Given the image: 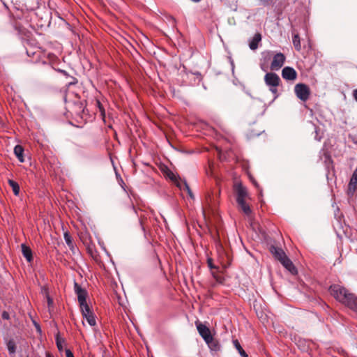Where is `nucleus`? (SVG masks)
Returning a JSON list of instances; mask_svg holds the SVG:
<instances>
[{"mask_svg": "<svg viewBox=\"0 0 357 357\" xmlns=\"http://www.w3.org/2000/svg\"><path fill=\"white\" fill-rule=\"evenodd\" d=\"M21 248L24 257L28 262H31L33 261V255L31 248L25 244H22Z\"/></svg>", "mask_w": 357, "mask_h": 357, "instance_id": "nucleus-14", "label": "nucleus"}, {"mask_svg": "<svg viewBox=\"0 0 357 357\" xmlns=\"http://www.w3.org/2000/svg\"><path fill=\"white\" fill-rule=\"evenodd\" d=\"M66 357H74L73 352L70 349L66 350Z\"/></svg>", "mask_w": 357, "mask_h": 357, "instance_id": "nucleus-29", "label": "nucleus"}, {"mask_svg": "<svg viewBox=\"0 0 357 357\" xmlns=\"http://www.w3.org/2000/svg\"><path fill=\"white\" fill-rule=\"evenodd\" d=\"M64 240H65L66 243L69 247V248L73 250L74 249V243L73 242L72 237L69 234V233H68V232L64 233Z\"/></svg>", "mask_w": 357, "mask_h": 357, "instance_id": "nucleus-21", "label": "nucleus"}, {"mask_svg": "<svg viewBox=\"0 0 357 357\" xmlns=\"http://www.w3.org/2000/svg\"><path fill=\"white\" fill-rule=\"evenodd\" d=\"M82 317L87 321L91 326H94L96 324V316L89 306L80 308Z\"/></svg>", "mask_w": 357, "mask_h": 357, "instance_id": "nucleus-8", "label": "nucleus"}, {"mask_svg": "<svg viewBox=\"0 0 357 357\" xmlns=\"http://www.w3.org/2000/svg\"><path fill=\"white\" fill-rule=\"evenodd\" d=\"M195 325L198 331L199 334L204 339L205 342H208V340H211L213 337L208 327L200 322L199 321H195Z\"/></svg>", "mask_w": 357, "mask_h": 357, "instance_id": "nucleus-7", "label": "nucleus"}, {"mask_svg": "<svg viewBox=\"0 0 357 357\" xmlns=\"http://www.w3.org/2000/svg\"><path fill=\"white\" fill-rule=\"evenodd\" d=\"M75 291L77 296L78 303L80 308L89 306L86 303L87 292L85 289H82L80 285L75 282L74 285Z\"/></svg>", "mask_w": 357, "mask_h": 357, "instance_id": "nucleus-6", "label": "nucleus"}, {"mask_svg": "<svg viewBox=\"0 0 357 357\" xmlns=\"http://www.w3.org/2000/svg\"><path fill=\"white\" fill-rule=\"evenodd\" d=\"M2 317L3 319H8L9 318V315H8V314L7 312H3V314H2Z\"/></svg>", "mask_w": 357, "mask_h": 357, "instance_id": "nucleus-32", "label": "nucleus"}, {"mask_svg": "<svg viewBox=\"0 0 357 357\" xmlns=\"http://www.w3.org/2000/svg\"><path fill=\"white\" fill-rule=\"evenodd\" d=\"M352 96L354 100L357 102V89L353 91Z\"/></svg>", "mask_w": 357, "mask_h": 357, "instance_id": "nucleus-30", "label": "nucleus"}, {"mask_svg": "<svg viewBox=\"0 0 357 357\" xmlns=\"http://www.w3.org/2000/svg\"><path fill=\"white\" fill-rule=\"evenodd\" d=\"M14 153L20 162L24 161L23 153L24 148L21 145H16L14 148Z\"/></svg>", "mask_w": 357, "mask_h": 357, "instance_id": "nucleus-16", "label": "nucleus"}, {"mask_svg": "<svg viewBox=\"0 0 357 357\" xmlns=\"http://www.w3.org/2000/svg\"><path fill=\"white\" fill-rule=\"evenodd\" d=\"M294 92L297 98L303 102L307 101L310 98V89L305 84L298 83L296 84Z\"/></svg>", "mask_w": 357, "mask_h": 357, "instance_id": "nucleus-5", "label": "nucleus"}, {"mask_svg": "<svg viewBox=\"0 0 357 357\" xmlns=\"http://www.w3.org/2000/svg\"><path fill=\"white\" fill-rule=\"evenodd\" d=\"M293 44H294L295 49L297 51H300L301 50V40H300V37L298 34H295L293 36Z\"/></svg>", "mask_w": 357, "mask_h": 357, "instance_id": "nucleus-23", "label": "nucleus"}, {"mask_svg": "<svg viewBox=\"0 0 357 357\" xmlns=\"http://www.w3.org/2000/svg\"><path fill=\"white\" fill-rule=\"evenodd\" d=\"M56 344L58 349L60 351H61L63 350V348L64 340L61 339L59 337V335H56Z\"/></svg>", "mask_w": 357, "mask_h": 357, "instance_id": "nucleus-26", "label": "nucleus"}, {"mask_svg": "<svg viewBox=\"0 0 357 357\" xmlns=\"http://www.w3.org/2000/svg\"><path fill=\"white\" fill-rule=\"evenodd\" d=\"M265 84L268 86L273 94L278 96V86L280 84V77L275 73H267L264 76Z\"/></svg>", "mask_w": 357, "mask_h": 357, "instance_id": "nucleus-3", "label": "nucleus"}, {"mask_svg": "<svg viewBox=\"0 0 357 357\" xmlns=\"http://www.w3.org/2000/svg\"><path fill=\"white\" fill-rule=\"evenodd\" d=\"M99 112L100 114V116L102 119L103 121H105V110L103 107V106H100V108H98Z\"/></svg>", "mask_w": 357, "mask_h": 357, "instance_id": "nucleus-27", "label": "nucleus"}, {"mask_svg": "<svg viewBox=\"0 0 357 357\" xmlns=\"http://www.w3.org/2000/svg\"><path fill=\"white\" fill-rule=\"evenodd\" d=\"M46 357H54V356L50 353H46Z\"/></svg>", "mask_w": 357, "mask_h": 357, "instance_id": "nucleus-34", "label": "nucleus"}, {"mask_svg": "<svg viewBox=\"0 0 357 357\" xmlns=\"http://www.w3.org/2000/svg\"><path fill=\"white\" fill-rule=\"evenodd\" d=\"M164 174L165 176H167L168 178H169L171 181L176 183V185L181 189V190H185L188 192V195L192 197V191L186 183V181H178L177 176L169 169L166 168L164 170Z\"/></svg>", "mask_w": 357, "mask_h": 357, "instance_id": "nucleus-4", "label": "nucleus"}, {"mask_svg": "<svg viewBox=\"0 0 357 357\" xmlns=\"http://www.w3.org/2000/svg\"><path fill=\"white\" fill-rule=\"evenodd\" d=\"M241 208V210L246 215H250L252 213V210L250 206L246 203L245 200L237 202Z\"/></svg>", "mask_w": 357, "mask_h": 357, "instance_id": "nucleus-18", "label": "nucleus"}, {"mask_svg": "<svg viewBox=\"0 0 357 357\" xmlns=\"http://www.w3.org/2000/svg\"><path fill=\"white\" fill-rule=\"evenodd\" d=\"M96 105L98 108H100V106H102L99 100H96Z\"/></svg>", "mask_w": 357, "mask_h": 357, "instance_id": "nucleus-33", "label": "nucleus"}, {"mask_svg": "<svg viewBox=\"0 0 357 357\" xmlns=\"http://www.w3.org/2000/svg\"><path fill=\"white\" fill-rule=\"evenodd\" d=\"M272 59V61L270 65V68L272 70H278L284 65L286 57L281 53L278 52L273 55V52L271 51L264 52L262 53V58L261 59L260 66L264 71H266L268 67V62Z\"/></svg>", "mask_w": 357, "mask_h": 357, "instance_id": "nucleus-2", "label": "nucleus"}, {"mask_svg": "<svg viewBox=\"0 0 357 357\" xmlns=\"http://www.w3.org/2000/svg\"><path fill=\"white\" fill-rule=\"evenodd\" d=\"M261 40V36L260 33H256L254 37L252 38V40L249 43V47L252 50H255L258 48V45L259 42Z\"/></svg>", "mask_w": 357, "mask_h": 357, "instance_id": "nucleus-15", "label": "nucleus"}, {"mask_svg": "<svg viewBox=\"0 0 357 357\" xmlns=\"http://www.w3.org/2000/svg\"><path fill=\"white\" fill-rule=\"evenodd\" d=\"M236 202L245 201L248 197L247 189L241 184L236 186Z\"/></svg>", "mask_w": 357, "mask_h": 357, "instance_id": "nucleus-12", "label": "nucleus"}, {"mask_svg": "<svg viewBox=\"0 0 357 357\" xmlns=\"http://www.w3.org/2000/svg\"><path fill=\"white\" fill-rule=\"evenodd\" d=\"M330 294L334 298L357 313V296L340 284H333L329 287Z\"/></svg>", "mask_w": 357, "mask_h": 357, "instance_id": "nucleus-1", "label": "nucleus"}, {"mask_svg": "<svg viewBox=\"0 0 357 357\" xmlns=\"http://www.w3.org/2000/svg\"><path fill=\"white\" fill-rule=\"evenodd\" d=\"M357 190V167L354 171L348 184L347 194L352 196Z\"/></svg>", "mask_w": 357, "mask_h": 357, "instance_id": "nucleus-9", "label": "nucleus"}, {"mask_svg": "<svg viewBox=\"0 0 357 357\" xmlns=\"http://www.w3.org/2000/svg\"><path fill=\"white\" fill-rule=\"evenodd\" d=\"M43 291L45 294V296H46V298H47V305H48L49 309H50L51 307H53V303H53V300L50 296L49 293H48V290L47 289L44 288L43 289Z\"/></svg>", "mask_w": 357, "mask_h": 357, "instance_id": "nucleus-25", "label": "nucleus"}, {"mask_svg": "<svg viewBox=\"0 0 357 357\" xmlns=\"http://www.w3.org/2000/svg\"><path fill=\"white\" fill-rule=\"evenodd\" d=\"M233 343H234V347L238 351L240 355L242 357H248L247 354L243 350V349L242 348V347L241 346L240 343L238 342V341L237 340H234Z\"/></svg>", "mask_w": 357, "mask_h": 357, "instance_id": "nucleus-22", "label": "nucleus"}, {"mask_svg": "<svg viewBox=\"0 0 357 357\" xmlns=\"http://www.w3.org/2000/svg\"><path fill=\"white\" fill-rule=\"evenodd\" d=\"M270 252L279 261L286 256V254L282 249L275 246H271Z\"/></svg>", "mask_w": 357, "mask_h": 357, "instance_id": "nucleus-13", "label": "nucleus"}, {"mask_svg": "<svg viewBox=\"0 0 357 357\" xmlns=\"http://www.w3.org/2000/svg\"><path fill=\"white\" fill-rule=\"evenodd\" d=\"M205 342L208 344L211 351H218L220 349V345L219 342L214 340L213 337H211V340H208V342Z\"/></svg>", "mask_w": 357, "mask_h": 357, "instance_id": "nucleus-17", "label": "nucleus"}, {"mask_svg": "<svg viewBox=\"0 0 357 357\" xmlns=\"http://www.w3.org/2000/svg\"><path fill=\"white\" fill-rule=\"evenodd\" d=\"M211 273H212V275H213V278L215 280V281L218 283L223 284L225 282V278L222 275H220L218 273L214 272V271H213Z\"/></svg>", "mask_w": 357, "mask_h": 357, "instance_id": "nucleus-24", "label": "nucleus"}, {"mask_svg": "<svg viewBox=\"0 0 357 357\" xmlns=\"http://www.w3.org/2000/svg\"><path fill=\"white\" fill-rule=\"evenodd\" d=\"M7 349L10 354H15L16 352V344L13 340H10L8 341Z\"/></svg>", "mask_w": 357, "mask_h": 357, "instance_id": "nucleus-20", "label": "nucleus"}, {"mask_svg": "<svg viewBox=\"0 0 357 357\" xmlns=\"http://www.w3.org/2000/svg\"><path fill=\"white\" fill-rule=\"evenodd\" d=\"M192 1H194V2H199V1H200L201 0H192Z\"/></svg>", "mask_w": 357, "mask_h": 357, "instance_id": "nucleus-35", "label": "nucleus"}, {"mask_svg": "<svg viewBox=\"0 0 357 357\" xmlns=\"http://www.w3.org/2000/svg\"><path fill=\"white\" fill-rule=\"evenodd\" d=\"M8 183L9 184V185L12 188V190H13V192L14 193L15 195H18L19 193H20V185L19 184L13 181V180H11V179H9L8 181Z\"/></svg>", "mask_w": 357, "mask_h": 357, "instance_id": "nucleus-19", "label": "nucleus"}, {"mask_svg": "<svg viewBox=\"0 0 357 357\" xmlns=\"http://www.w3.org/2000/svg\"><path fill=\"white\" fill-rule=\"evenodd\" d=\"M207 264H208V267H209L211 269H213V268L218 269V267H216V266H215L213 265L212 259L208 258V259H207Z\"/></svg>", "mask_w": 357, "mask_h": 357, "instance_id": "nucleus-28", "label": "nucleus"}, {"mask_svg": "<svg viewBox=\"0 0 357 357\" xmlns=\"http://www.w3.org/2000/svg\"><path fill=\"white\" fill-rule=\"evenodd\" d=\"M282 76L286 80L293 81L297 77L296 71L291 67H284L282 70Z\"/></svg>", "mask_w": 357, "mask_h": 357, "instance_id": "nucleus-10", "label": "nucleus"}, {"mask_svg": "<svg viewBox=\"0 0 357 357\" xmlns=\"http://www.w3.org/2000/svg\"><path fill=\"white\" fill-rule=\"evenodd\" d=\"M264 6H268L270 3L271 0H259Z\"/></svg>", "mask_w": 357, "mask_h": 357, "instance_id": "nucleus-31", "label": "nucleus"}, {"mask_svg": "<svg viewBox=\"0 0 357 357\" xmlns=\"http://www.w3.org/2000/svg\"><path fill=\"white\" fill-rule=\"evenodd\" d=\"M280 262L282 264V266L288 270L291 273L295 275L297 273V269L295 266L293 264L291 259L286 255L283 259H282Z\"/></svg>", "mask_w": 357, "mask_h": 357, "instance_id": "nucleus-11", "label": "nucleus"}]
</instances>
